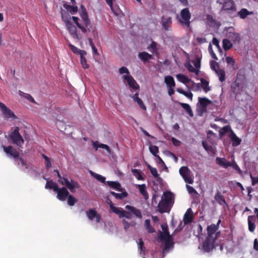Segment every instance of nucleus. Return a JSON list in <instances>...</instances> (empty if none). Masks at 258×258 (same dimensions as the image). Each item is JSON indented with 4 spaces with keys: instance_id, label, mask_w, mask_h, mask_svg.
<instances>
[{
    "instance_id": "nucleus-1",
    "label": "nucleus",
    "mask_w": 258,
    "mask_h": 258,
    "mask_svg": "<svg viewBox=\"0 0 258 258\" xmlns=\"http://www.w3.org/2000/svg\"><path fill=\"white\" fill-rule=\"evenodd\" d=\"M172 198V194L171 192L166 191L163 193V197L158 205V211L159 213H169Z\"/></svg>"
},
{
    "instance_id": "nucleus-2",
    "label": "nucleus",
    "mask_w": 258,
    "mask_h": 258,
    "mask_svg": "<svg viewBox=\"0 0 258 258\" xmlns=\"http://www.w3.org/2000/svg\"><path fill=\"white\" fill-rule=\"evenodd\" d=\"M220 234L219 232H217L214 237L207 236L202 244V249L204 251L209 252L215 248V242Z\"/></svg>"
},
{
    "instance_id": "nucleus-3",
    "label": "nucleus",
    "mask_w": 258,
    "mask_h": 258,
    "mask_svg": "<svg viewBox=\"0 0 258 258\" xmlns=\"http://www.w3.org/2000/svg\"><path fill=\"white\" fill-rule=\"evenodd\" d=\"M9 136L12 143L19 147H21L24 144V141L19 133V127L16 126L14 130L9 134Z\"/></svg>"
},
{
    "instance_id": "nucleus-4",
    "label": "nucleus",
    "mask_w": 258,
    "mask_h": 258,
    "mask_svg": "<svg viewBox=\"0 0 258 258\" xmlns=\"http://www.w3.org/2000/svg\"><path fill=\"white\" fill-rule=\"evenodd\" d=\"M58 182L62 185H65L72 192H74L76 189L80 188V185L78 182L73 179L69 181V179L64 177L61 176L58 179Z\"/></svg>"
},
{
    "instance_id": "nucleus-5",
    "label": "nucleus",
    "mask_w": 258,
    "mask_h": 258,
    "mask_svg": "<svg viewBox=\"0 0 258 258\" xmlns=\"http://www.w3.org/2000/svg\"><path fill=\"white\" fill-rule=\"evenodd\" d=\"M181 19H179L178 22L183 26L187 28H190V19L191 14L188 8H184L180 12Z\"/></svg>"
},
{
    "instance_id": "nucleus-6",
    "label": "nucleus",
    "mask_w": 258,
    "mask_h": 258,
    "mask_svg": "<svg viewBox=\"0 0 258 258\" xmlns=\"http://www.w3.org/2000/svg\"><path fill=\"white\" fill-rule=\"evenodd\" d=\"M179 172L184 181L189 184H192L194 180L191 177V172L187 166H182L179 170Z\"/></svg>"
},
{
    "instance_id": "nucleus-7",
    "label": "nucleus",
    "mask_w": 258,
    "mask_h": 258,
    "mask_svg": "<svg viewBox=\"0 0 258 258\" xmlns=\"http://www.w3.org/2000/svg\"><path fill=\"white\" fill-rule=\"evenodd\" d=\"M110 208L113 213L118 215L120 218L123 217L128 219H131L132 218V214L130 212L124 211L121 208L115 207L112 202H110Z\"/></svg>"
},
{
    "instance_id": "nucleus-8",
    "label": "nucleus",
    "mask_w": 258,
    "mask_h": 258,
    "mask_svg": "<svg viewBox=\"0 0 258 258\" xmlns=\"http://www.w3.org/2000/svg\"><path fill=\"white\" fill-rule=\"evenodd\" d=\"M0 110L2 112L4 117L7 119H16L17 116L9 108H8L4 103L0 102Z\"/></svg>"
},
{
    "instance_id": "nucleus-9",
    "label": "nucleus",
    "mask_w": 258,
    "mask_h": 258,
    "mask_svg": "<svg viewBox=\"0 0 258 258\" xmlns=\"http://www.w3.org/2000/svg\"><path fill=\"white\" fill-rule=\"evenodd\" d=\"M86 214L88 218L90 221H92L95 218L97 223L100 222L101 219V215L97 213L95 209H89L86 211Z\"/></svg>"
},
{
    "instance_id": "nucleus-10",
    "label": "nucleus",
    "mask_w": 258,
    "mask_h": 258,
    "mask_svg": "<svg viewBox=\"0 0 258 258\" xmlns=\"http://www.w3.org/2000/svg\"><path fill=\"white\" fill-rule=\"evenodd\" d=\"M67 188H68L67 187H62L61 188H59L58 187L57 190L55 191L57 193L56 197L57 199L61 201H64L66 200L69 195V192Z\"/></svg>"
},
{
    "instance_id": "nucleus-11",
    "label": "nucleus",
    "mask_w": 258,
    "mask_h": 258,
    "mask_svg": "<svg viewBox=\"0 0 258 258\" xmlns=\"http://www.w3.org/2000/svg\"><path fill=\"white\" fill-rule=\"evenodd\" d=\"M2 148L7 154L13 157L15 159V161H17L16 158H18L19 156V152L18 151L13 148L12 146H5L3 145Z\"/></svg>"
},
{
    "instance_id": "nucleus-12",
    "label": "nucleus",
    "mask_w": 258,
    "mask_h": 258,
    "mask_svg": "<svg viewBox=\"0 0 258 258\" xmlns=\"http://www.w3.org/2000/svg\"><path fill=\"white\" fill-rule=\"evenodd\" d=\"M222 9L225 11L235 12L236 8L233 0H225Z\"/></svg>"
},
{
    "instance_id": "nucleus-13",
    "label": "nucleus",
    "mask_w": 258,
    "mask_h": 258,
    "mask_svg": "<svg viewBox=\"0 0 258 258\" xmlns=\"http://www.w3.org/2000/svg\"><path fill=\"white\" fill-rule=\"evenodd\" d=\"M221 223V220H219L217 224H212L207 227V236L214 237L217 233L216 231L218 230L219 224Z\"/></svg>"
},
{
    "instance_id": "nucleus-14",
    "label": "nucleus",
    "mask_w": 258,
    "mask_h": 258,
    "mask_svg": "<svg viewBox=\"0 0 258 258\" xmlns=\"http://www.w3.org/2000/svg\"><path fill=\"white\" fill-rule=\"evenodd\" d=\"M123 78L124 80L126 81L128 85L131 88L134 90H138L139 89V85L131 75H124Z\"/></svg>"
},
{
    "instance_id": "nucleus-15",
    "label": "nucleus",
    "mask_w": 258,
    "mask_h": 258,
    "mask_svg": "<svg viewBox=\"0 0 258 258\" xmlns=\"http://www.w3.org/2000/svg\"><path fill=\"white\" fill-rule=\"evenodd\" d=\"M66 26L71 36L74 39L78 40L81 39V37L77 32L76 27L73 25L72 23L66 25Z\"/></svg>"
},
{
    "instance_id": "nucleus-16",
    "label": "nucleus",
    "mask_w": 258,
    "mask_h": 258,
    "mask_svg": "<svg viewBox=\"0 0 258 258\" xmlns=\"http://www.w3.org/2000/svg\"><path fill=\"white\" fill-rule=\"evenodd\" d=\"M199 103L200 105L201 110L203 111H206L208 106L212 103V101L206 97H199Z\"/></svg>"
},
{
    "instance_id": "nucleus-17",
    "label": "nucleus",
    "mask_w": 258,
    "mask_h": 258,
    "mask_svg": "<svg viewBox=\"0 0 258 258\" xmlns=\"http://www.w3.org/2000/svg\"><path fill=\"white\" fill-rule=\"evenodd\" d=\"M228 136L231 139L233 146L236 147L241 144V140L236 136L233 131H231V133H230Z\"/></svg>"
},
{
    "instance_id": "nucleus-18",
    "label": "nucleus",
    "mask_w": 258,
    "mask_h": 258,
    "mask_svg": "<svg viewBox=\"0 0 258 258\" xmlns=\"http://www.w3.org/2000/svg\"><path fill=\"white\" fill-rule=\"evenodd\" d=\"M162 26L166 31L169 30V28L172 24V19L170 17H165L163 16L161 19Z\"/></svg>"
},
{
    "instance_id": "nucleus-19",
    "label": "nucleus",
    "mask_w": 258,
    "mask_h": 258,
    "mask_svg": "<svg viewBox=\"0 0 258 258\" xmlns=\"http://www.w3.org/2000/svg\"><path fill=\"white\" fill-rule=\"evenodd\" d=\"M125 208L126 209L129 210L137 217L140 219H141L142 218V214L141 210L136 209L135 207L130 205H126L125 206Z\"/></svg>"
},
{
    "instance_id": "nucleus-20",
    "label": "nucleus",
    "mask_w": 258,
    "mask_h": 258,
    "mask_svg": "<svg viewBox=\"0 0 258 258\" xmlns=\"http://www.w3.org/2000/svg\"><path fill=\"white\" fill-rule=\"evenodd\" d=\"M161 227H162V230L163 231V232L159 231V232H160V235H159L160 239L161 240H165L166 238H170V235L169 232L168 231V228L167 226L162 225Z\"/></svg>"
},
{
    "instance_id": "nucleus-21",
    "label": "nucleus",
    "mask_w": 258,
    "mask_h": 258,
    "mask_svg": "<svg viewBox=\"0 0 258 258\" xmlns=\"http://www.w3.org/2000/svg\"><path fill=\"white\" fill-rule=\"evenodd\" d=\"M216 163L219 165L225 168H227L228 167L231 166V162L227 161L224 158H216Z\"/></svg>"
},
{
    "instance_id": "nucleus-22",
    "label": "nucleus",
    "mask_w": 258,
    "mask_h": 258,
    "mask_svg": "<svg viewBox=\"0 0 258 258\" xmlns=\"http://www.w3.org/2000/svg\"><path fill=\"white\" fill-rule=\"evenodd\" d=\"M138 57L144 62L148 61L149 59L153 58L152 55L145 51L139 52L138 54Z\"/></svg>"
},
{
    "instance_id": "nucleus-23",
    "label": "nucleus",
    "mask_w": 258,
    "mask_h": 258,
    "mask_svg": "<svg viewBox=\"0 0 258 258\" xmlns=\"http://www.w3.org/2000/svg\"><path fill=\"white\" fill-rule=\"evenodd\" d=\"M214 199L219 205H223L226 204L224 197L222 195L221 193L219 191H217L215 196Z\"/></svg>"
},
{
    "instance_id": "nucleus-24",
    "label": "nucleus",
    "mask_w": 258,
    "mask_h": 258,
    "mask_svg": "<svg viewBox=\"0 0 258 258\" xmlns=\"http://www.w3.org/2000/svg\"><path fill=\"white\" fill-rule=\"evenodd\" d=\"M176 77L178 81L184 84H187L189 82H193V81L190 79H189L188 77L182 74H179L176 75Z\"/></svg>"
},
{
    "instance_id": "nucleus-25",
    "label": "nucleus",
    "mask_w": 258,
    "mask_h": 258,
    "mask_svg": "<svg viewBox=\"0 0 258 258\" xmlns=\"http://www.w3.org/2000/svg\"><path fill=\"white\" fill-rule=\"evenodd\" d=\"M138 249L140 253L143 257L146 255V248L144 246V242L141 238H139Z\"/></svg>"
},
{
    "instance_id": "nucleus-26",
    "label": "nucleus",
    "mask_w": 258,
    "mask_h": 258,
    "mask_svg": "<svg viewBox=\"0 0 258 258\" xmlns=\"http://www.w3.org/2000/svg\"><path fill=\"white\" fill-rule=\"evenodd\" d=\"M140 194L143 196L145 200H147L149 198L148 194L146 190V185L145 184H138L137 185Z\"/></svg>"
},
{
    "instance_id": "nucleus-27",
    "label": "nucleus",
    "mask_w": 258,
    "mask_h": 258,
    "mask_svg": "<svg viewBox=\"0 0 258 258\" xmlns=\"http://www.w3.org/2000/svg\"><path fill=\"white\" fill-rule=\"evenodd\" d=\"M164 82L168 87H174L175 86V82L174 78L171 76H167L164 78Z\"/></svg>"
},
{
    "instance_id": "nucleus-28",
    "label": "nucleus",
    "mask_w": 258,
    "mask_h": 258,
    "mask_svg": "<svg viewBox=\"0 0 258 258\" xmlns=\"http://www.w3.org/2000/svg\"><path fill=\"white\" fill-rule=\"evenodd\" d=\"M202 146L204 149L209 153L212 154H215L216 150L212 146L208 145L206 141H203L202 142Z\"/></svg>"
},
{
    "instance_id": "nucleus-29",
    "label": "nucleus",
    "mask_w": 258,
    "mask_h": 258,
    "mask_svg": "<svg viewBox=\"0 0 258 258\" xmlns=\"http://www.w3.org/2000/svg\"><path fill=\"white\" fill-rule=\"evenodd\" d=\"M68 45H69V48L71 49V50L75 54H79V55H80L81 54H82H82H87V52L85 50H81L70 43L68 44Z\"/></svg>"
},
{
    "instance_id": "nucleus-30",
    "label": "nucleus",
    "mask_w": 258,
    "mask_h": 258,
    "mask_svg": "<svg viewBox=\"0 0 258 258\" xmlns=\"http://www.w3.org/2000/svg\"><path fill=\"white\" fill-rule=\"evenodd\" d=\"M190 210L191 209L190 208L188 209L184 215L183 221L185 224L190 223L192 221L193 216L191 214L188 213Z\"/></svg>"
},
{
    "instance_id": "nucleus-31",
    "label": "nucleus",
    "mask_w": 258,
    "mask_h": 258,
    "mask_svg": "<svg viewBox=\"0 0 258 258\" xmlns=\"http://www.w3.org/2000/svg\"><path fill=\"white\" fill-rule=\"evenodd\" d=\"M58 185L52 180H48L46 182L45 187L46 189H53L54 191L57 190Z\"/></svg>"
},
{
    "instance_id": "nucleus-32",
    "label": "nucleus",
    "mask_w": 258,
    "mask_h": 258,
    "mask_svg": "<svg viewBox=\"0 0 258 258\" xmlns=\"http://www.w3.org/2000/svg\"><path fill=\"white\" fill-rule=\"evenodd\" d=\"M133 99L135 102L138 104L141 108L144 110H146V106L144 105L142 100L139 97L138 94L137 93L134 95L133 96Z\"/></svg>"
},
{
    "instance_id": "nucleus-33",
    "label": "nucleus",
    "mask_w": 258,
    "mask_h": 258,
    "mask_svg": "<svg viewBox=\"0 0 258 258\" xmlns=\"http://www.w3.org/2000/svg\"><path fill=\"white\" fill-rule=\"evenodd\" d=\"M63 7L71 14L74 15L77 13L78 9L77 6L69 5L67 4L63 5Z\"/></svg>"
},
{
    "instance_id": "nucleus-34",
    "label": "nucleus",
    "mask_w": 258,
    "mask_h": 258,
    "mask_svg": "<svg viewBox=\"0 0 258 258\" xmlns=\"http://www.w3.org/2000/svg\"><path fill=\"white\" fill-rule=\"evenodd\" d=\"M179 105L185 110L190 117L194 116V113L188 104L179 102Z\"/></svg>"
},
{
    "instance_id": "nucleus-35",
    "label": "nucleus",
    "mask_w": 258,
    "mask_h": 258,
    "mask_svg": "<svg viewBox=\"0 0 258 258\" xmlns=\"http://www.w3.org/2000/svg\"><path fill=\"white\" fill-rule=\"evenodd\" d=\"M252 14V12L248 11L246 9L243 8L237 13V16L241 19H245L248 15Z\"/></svg>"
},
{
    "instance_id": "nucleus-36",
    "label": "nucleus",
    "mask_w": 258,
    "mask_h": 258,
    "mask_svg": "<svg viewBox=\"0 0 258 258\" xmlns=\"http://www.w3.org/2000/svg\"><path fill=\"white\" fill-rule=\"evenodd\" d=\"M61 14L62 20L64 22L66 25L72 23L71 22V16L67 12H61Z\"/></svg>"
},
{
    "instance_id": "nucleus-37",
    "label": "nucleus",
    "mask_w": 258,
    "mask_h": 258,
    "mask_svg": "<svg viewBox=\"0 0 258 258\" xmlns=\"http://www.w3.org/2000/svg\"><path fill=\"white\" fill-rule=\"evenodd\" d=\"M107 184L113 189L117 190L118 191H121V185L117 181H107Z\"/></svg>"
},
{
    "instance_id": "nucleus-38",
    "label": "nucleus",
    "mask_w": 258,
    "mask_h": 258,
    "mask_svg": "<svg viewBox=\"0 0 258 258\" xmlns=\"http://www.w3.org/2000/svg\"><path fill=\"white\" fill-rule=\"evenodd\" d=\"M72 20L74 22V23L76 24L77 27L81 30L82 32L84 33H86L87 32V30L86 28L83 26H82L81 24L79 23V19L75 16H73L72 18Z\"/></svg>"
},
{
    "instance_id": "nucleus-39",
    "label": "nucleus",
    "mask_w": 258,
    "mask_h": 258,
    "mask_svg": "<svg viewBox=\"0 0 258 258\" xmlns=\"http://www.w3.org/2000/svg\"><path fill=\"white\" fill-rule=\"evenodd\" d=\"M19 94L20 96L24 97L27 99L29 101L33 103L34 104H37L36 102L35 101L34 99L32 97V96L28 93H25L22 91H19Z\"/></svg>"
},
{
    "instance_id": "nucleus-40",
    "label": "nucleus",
    "mask_w": 258,
    "mask_h": 258,
    "mask_svg": "<svg viewBox=\"0 0 258 258\" xmlns=\"http://www.w3.org/2000/svg\"><path fill=\"white\" fill-rule=\"evenodd\" d=\"M110 195H112L117 199L122 200L124 198L126 197L128 195L127 193L125 191L118 194L116 193L114 191H110L109 192Z\"/></svg>"
},
{
    "instance_id": "nucleus-41",
    "label": "nucleus",
    "mask_w": 258,
    "mask_h": 258,
    "mask_svg": "<svg viewBox=\"0 0 258 258\" xmlns=\"http://www.w3.org/2000/svg\"><path fill=\"white\" fill-rule=\"evenodd\" d=\"M215 73L219 77V81L223 82L225 80V72L223 69H218L215 71Z\"/></svg>"
},
{
    "instance_id": "nucleus-42",
    "label": "nucleus",
    "mask_w": 258,
    "mask_h": 258,
    "mask_svg": "<svg viewBox=\"0 0 258 258\" xmlns=\"http://www.w3.org/2000/svg\"><path fill=\"white\" fill-rule=\"evenodd\" d=\"M145 227L149 233H152L155 231L154 228L151 225L150 220L149 219L145 220Z\"/></svg>"
},
{
    "instance_id": "nucleus-43",
    "label": "nucleus",
    "mask_w": 258,
    "mask_h": 258,
    "mask_svg": "<svg viewBox=\"0 0 258 258\" xmlns=\"http://www.w3.org/2000/svg\"><path fill=\"white\" fill-rule=\"evenodd\" d=\"M231 131H232V130L230 125H228L223 126L220 130H219V136L222 137L228 132L231 133Z\"/></svg>"
},
{
    "instance_id": "nucleus-44",
    "label": "nucleus",
    "mask_w": 258,
    "mask_h": 258,
    "mask_svg": "<svg viewBox=\"0 0 258 258\" xmlns=\"http://www.w3.org/2000/svg\"><path fill=\"white\" fill-rule=\"evenodd\" d=\"M80 16L84 22V24L85 25L84 27H88L90 25L91 22L90 19H89L88 13H84V15H80Z\"/></svg>"
},
{
    "instance_id": "nucleus-45",
    "label": "nucleus",
    "mask_w": 258,
    "mask_h": 258,
    "mask_svg": "<svg viewBox=\"0 0 258 258\" xmlns=\"http://www.w3.org/2000/svg\"><path fill=\"white\" fill-rule=\"evenodd\" d=\"M201 87L205 92H207L210 90V88L209 87V82L207 81L204 78L201 79Z\"/></svg>"
},
{
    "instance_id": "nucleus-46",
    "label": "nucleus",
    "mask_w": 258,
    "mask_h": 258,
    "mask_svg": "<svg viewBox=\"0 0 258 258\" xmlns=\"http://www.w3.org/2000/svg\"><path fill=\"white\" fill-rule=\"evenodd\" d=\"M132 172L133 175L135 176H136V177L138 180H142L144 179V178L142 175V172L140 170L137 169H132Z\"/></svg>"
},
{
    "instance_id": "nucleus-47",
    "label": "nucleus",
    "mask_w": 258,
    "mask_h": 258,
    "mask_svg": "<svg viewBox=\"0 0 258 258\" xmlns=\"http://www.w3.org/2000/svg\"><path fill=\"white\" fill-rule=\"evenodd\" d=\"M232 44L230 41L227 39L223 40V47L225 51H227L232 47Z\"/></svg>"
},
{
    "instance_id": "nucleus-48",
    "label": "nucleus",
    "mask_w": 258,
    "mask_h": 258,
    "mask_svg": "<svg viewBox=\"0 0 258 258\" xmlns=\"http://www.w3.org/2000/svg\"><path fill=\"white\" fill-rule=\"evenodd\" d=\"M90 174H91L92 176H93L96 179H97V180H98L99 181H100V182H102V183H105V177L100 175V174H98L96 173H95L92 171H90Z\"/></svg>"
},
{
    "instance_id": "nucleus-49",
    "label": "nucleus",
    "mask_w": 258,
    "mask_h": 258,
    "mask_svg": "<svg viewBox=\"0 0 258 258\" xmlns=\"http://www.w3.org/2000/svg\"><path fill=\"white\" fill-rule=\"evenodd\" d=\"M253 220V217L252 216H249L248 217V229L249 231L253 232L255 229V225L254 223L252 222Z\"/></svg>"
},
{
    "instance_id": "nucleus-50",
    "label": "nucleus",
    "mask_w": 258,
    "mask_h": 258,
    "mask_svg": "<svg viewBox=\"0 0 258 258\" xmlns=\"http://www.w3.org/2000/svg\"><path fill=\"white\" fill-rule=\"evenodd\" d=\"M86 54H81L80 59H81V63L82 64V67L85 69H88L89 68V65L87 63V59L85 57V55Z\"/></svg>"
},
{
    "instance_id": "nucleus-51",
    "label": "nucleus",
    "mask_w": 258,
    "mask_h": 258,
    "mask_svg": "<svg viewBox=\"0 0 258 258\" xmlns=\"http://www.w3.org/2000/svg\"><path fill=\"white\" fill-rule=\"evenodd\" d=\"M226 62L232 66V69L233 70H236L237 69V65L235 64V60L230 56H227L226 57Z\"/></svg>"
},
{
    "instance_id": "nucleus-52",
    "label": "nucleus",
    "mask_w": 258,
    "mask_h": 258,
    "mask_svg": "<svg viewBox=\"0 0 258 258\" xmlns=\"http://www.w3.org/2000/svg\"><path fill=\"white\" fill-rule=\"evenodd\" d=\"M67 198H68V204L70 206H73L75 204V203L77 202V199L71 195H69Z\"/></svg>"
},
{
    "instance_id": "nucleus-53",
    "label": "nucleus",
    "mask_w": 258,
    "mask_h": 258,
    "mask_svg": "<svg viewBox=\"0 0 258 258\" xmlns=\"http://www.w3.org/2000/svg\"><path fill=\"white\" fill-rule=\"evenodd\" d=\"M228 37L233 41H239L240 37L237 33H229Z\"/></svg>"
},
{
    "instance_id": "nucleus-54",
    "label": "nucleus",
    "mask_w": 258,
    "mask_h": 258,
    "mask_svg": "<svg viewBox=\"0 0 258 258\" xmlns=\"http://www.w3.org/2000/svg\"><path fill=\"white\" fill-rule=\"evenodd\" d=\"M148 168L150 170L151 174L154 177L159 178V179H160V177H159V175L158 173L157 170L156 168L152 167L150 165H148Z\"/></svg>"
},
{
    "instance_id": "nucleus-55",
    "label": "nucleus",
    "mask_w": 258,
    "mask_h": 258,
    "mask_svg": "<svg viewBox=\"0 0 258 258\" xmlns=\"http://www.w3.org/2000/svg\"><path fill=\"white\" fill-rule=\"evenodd\" d=\"M42 156L45 159L46 168L47 169H49L52 166L50 158L44 154H42Z\"/></svg>"
},
{
    "instance_id": "nucleus-56",
    "label": "nucleus",
    "mask_w": 258,
    "mask_h": 258,
    "mask_svg": "<svg viewBox=\"0 0 258 258\" xmlns=\"http://www.w3.org/2000/svg\"><path fill=\"white\" fill-rule=\"evenodd\" d=\"M150 152L155 156H157V154L159 152V148L157 146L151 145L149 147Z\"/></svg>"
},
{
    "instance_id": "nucleus-57",
    "label": "nucleus",
    "mask_w": 258,
    "mask_h": 258,
    "mask_svg": "<svg viewBox=\"0 0 258 258\" xmlns=\"http://www.w3.org/2000/svg\"><path fill=\"white\" fill-rule=\"evenodd\" d=\"M186 67L189 72L191 73H195L197 75H199V70L195 69V68H194L191 64L188 63L186 66Z\"/></svg>"
},
{
    "instance_id": "nucleus-58",
    "label": "nucleus",
    "mask_w": 258,
    "mask_h": 258,
    "mask_svg": "<svg viewBox=\"0 0 258 258\" xmlns=\"http://www.w3.org/2000/svg\"><path fill=\"white\" fill-rule=\"evenodd\" d=\"M210 67L215 72L219 69V63L214 60H211L210 61Z\"/></svg>"
},
{
    "instance_id": "nucleus-59",
    "label": "nucleus",
    "mask_w": 258,
    "mask_h": 258,
    "mask_svg": "<svg viewBox=\"0 0 258 258\" xmlns=\"http://www.w3.org/2000/svg\"><path fill=\"white\" fill-rule=\"evenodd\" d=\"M208 50H209V53H210L212 58H213L214 59H215L216 60H218V58H217L216 54L214 53V51L213 50L212 46L211 44H210L209 45Z\"/></svg>"
},
{
    "instance_id": "nucleus-60",
    "label": "nucleus",
    "mask_w": 258,
    "mask_h": 258,
    "mask_svg": "<svg viewBox=\"0 0 258 258\" xmlns=\"http://www.w3.org/2000/svg\"><path fill=\"white\" fill-rule=\"evenodd\" d=\"M212 43L214 45H215L219 49V52L222 53V50L219 45V40L216 38L214 37L212 40Z\"/></svg>"
},
{
    "instance_id": "nucleus-61",
    "label": "nucleus",
    "mask_w": 258,
    "mask_h": 258,
    "mask_svg": "<svg viewBox=\"0 0 258 258\" xmlns=\"http://www.w3.org/2000/svg\"><path fill=\"white\" fill-rule=\"evenodd\" d=\"M97 148H102V149H105L107 151V152L108 153H109V154L111 153V150H110V149L109 148V146H107L106 144H100L97 147H96V149H97Z\"/></svg>"
},
{
    "instance_id": "nucleus-62",
    "label": "nucleus",
    "mask_w": 258,
    "mask_h": 258,
    "mask_svg": "<svg viewBox=\"0 0 258 258\" xmlns=\"http://www.w3.org/2000/svg\"><path fill=\"white\" fill-rule=\"evenodd\" d=\"M206 19L207 21L211 25H213L215 24V20L214 19L213 16L211 15H207Z\"/></svg>"
},
{
    "instance_id": "nucleus-63",
    "label": "nucleus",
    "mask_w": 258,
    "mask_h": 258,
    "mask_svg": "<svg viewBox=\"0 0 258 258\" xmlns=\"http://www.w3.org/2000/svg\"><path fill=\"white\" fill-rule=\"evenodd\" d=\"M17 161H15L18 165V166H20L21 167H23V164L25 162V161L22 158L18 157V158H16Z\"/></svg>"
},
{
    "instance_id": "nucleus-64",
    "label": "nucleus",
    "mask_w": 258,
    "mask_h": 258,
    "mask_svg": "<svg viewBox=\"0 0 258 258\" xmlns=\"http://www.w3.org/2000/svg\"><path fill=\"white\" fill-rule=\"evenodd\" d=\"M250 178L251 180V185L252 186H254L256 184L258 183V176L256 177H254L251 174H250Z\"/></svg>"
}]
</instances>
